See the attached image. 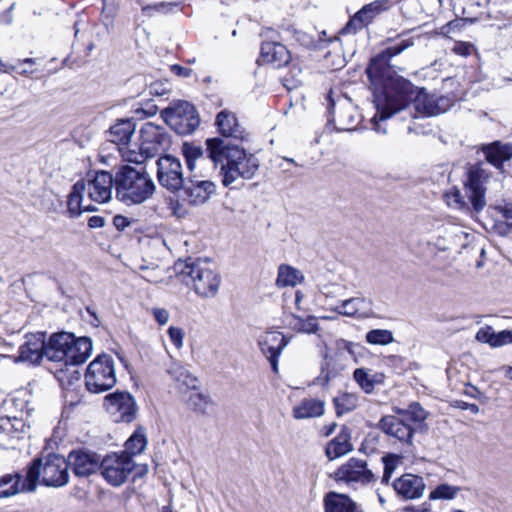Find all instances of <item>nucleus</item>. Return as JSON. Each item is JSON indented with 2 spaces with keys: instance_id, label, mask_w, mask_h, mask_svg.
I'll list each match as a JSON object with an SVG mask.
<instances>
[{
  "instance_id": "obj_6",
  "label": "nucleus",
  "mask_w": 512,
  "mask_h": 512,
  "mask_svg": "<svg viewBox=\"0 0 512 512\" xmlns=\"http://www.w3.org/2000/svg\"><path fill=\"white\" fill-rule=\"evenodd\" d=\"M161 117L179 135L192 134L200 124L195 107L187 101L171 103L161 111Z\"/></svg>"
},
{
  "instance_id": "obj_31",
  "label": "nucleus",
  "mask_w": 512,
  "mask_h": 512,
  "mask_svg": "<svg viewBox=\"0 0 512 512\" xmlns=\"http://www.w3.org/2000/svg\"><path fill=\"white\" fill-rule=\"evenodd\" d=\"M135 122L132 119H120L108 131L109 141L118 145H127L135 132Z\"/></svg>"
},
{
  "instance_id": "obj_9",
  "label": "nucleus",
  "mask_w": 512,
  "mask_h": 512,
  "mask_svg": "<svg viewBox=\"0 0 512 512\" xmlns=\"http://www.w3.org/2000/svg\"><path fill=\"white\" fill-rule=\"evenodd\" d=\"M134 467L135 463L130 455L113 453L101 459L100 471L110 485L118 487L127 481Z\"/></svg>"
},
{
  "instance_id": "obj_23",
  "label": "nucleus",
  "mask_w": 512,
  "mask_h": 512,
  "mask_svg": "<svg viewBox=\"0 0 512 512\" xmlns=\"http://www.w3.org/2000/svg\"><path fill=\"white\" fill-rule=\"evenodd\" d=\"M331 310L339 315L365 319L373 315V301L363 296L352 297L341 301Z\"/></svg>"
},
{
  "instance_id": "obj_53",
  "label": "nucleus",
  "mask_w": 512,
  "mask_h": 512,
  "mask_svg": "<svg viewBox=\"0 0 512 512\" xmlns=\"http://www.w3.org/2000/svg\"><path fill=\"white\" fill-rule=\"evenodd\" d=\"M494 330L491 326H485L478 330L476 333V339L479 342L487 343L492 347Z\"/></svg>"
},
{
  "instance_id": "obj_54",
  "label": "nucleus",
  "mask_w": 512,
  "mask_h": 512,
  "mask_svg": "<svg viewBox=\"0 0 512 512\" xmlns=\"http://www.w3.org/2000/svg\"><path fill=\"white\" fill-rule=\"evenodd\" d=\"M168 335L171 342L177 347L181 348L183 346V331L181 328L171 326L168 329Z\"/></svg>"
},
{
  "instance_id": "obj_13",
  "label": "nucleus",
  "mask_w": 512,
  "mask_h": 512,
  "mask_svg": "<svg viewBox=\"0 0 512 512\" xmlns=\"http://www.w3.org/2000/svg\"><path fill=\"white\" fill-rule=\"evenodd\" d=\"M156 164L159 184L170 192L180 190L185 183L180 160L172 155H165Z\"/></svg>"
},
{
  "instance_id": "obj_49",
  "label": "nucleus",
  "mask_w": 512,
  "mask_h": 512,
  "mask_svg": "<svg viewBox=\"0 0 512 512\" xmlns=\"http://www.w3.org/2000/svg\"><path fill=\"white\" fill-rule=\"evenodd\" d=\"M445 200L449 207L453 209H466L468 208L467 202L461 195L460 190L453 188L445 194Z\"/></svg>"
},
{
  "instance_id": "obj_29",
  "label": "nucleus",
  "mask_w": 512,
  "mask_h": 512,
  "mask_svg": "<svg viewBox=\"0 0 512 512\" xmlns=\"http://www.w3.org/2000/svg\"><path fill=\"white\" fill-rule=\"evenodd\" d=\"M86 191L84 180L77 181L68 195L67 210L71 218L78 217L84 211H95L96 208L91 205H83V194Z\"/></svg>"
},
{
  "instance_id": "obj_3",
  "label": "nucleus",
  "mask_w": 512,
  "mask_h": 512,
  "mask_svg": "<svg viewBox=\"0 0 512 512\" xmlns=\"http://www.w3.org/2000/svg\"><path fill=\"white\" fill-rule=\"evenodd\" d=\"M155 190L153 179L144 170L124 165L116 172V198L127 206L146 202Z\"/></svg>"
},
{
  "instance_id": "obj_26",
  "label": "nucleus",
  "mask_w": 512,
  "mask_h": 512,
  "mask_svg": "<svg viewBox=\"0 0 512 512\" xmlns=\"http://www.w3.org/2000/svg\"><path fill=\"white\" fill-rule=\"evenodd\" d=\"M218 132L226 138H233L236 140H244L248 134L239 123L235 113L227 109L221 110L215 120Z\"/></svg>"
},
{
  "instance_id": "obj_64",
  "label": "nucleus",
  "mask_w": 512,
  "mask_h": 512,
  "mask_svg": "<svg viewBox=\"0 0 512 512\" xmlns=\"http://www.w3.org/2000/svg\"><path fill=\"white\" fill-rule=\"evenodd\" d=\"M156 105H149L148 109L140 108L135 111L137 115L143 114L144 116H153L157 113Z\"/></svg>"
},
{
  "instance_id": "obj_20",
  "label": "nucleus",
  "mask_w": 512,
  "mask_h": 512,
  "mask_svg": "<svg viewBox=\"0 0 512 512\" xmlns=\"http://www.w3.org/2000/svg\"><path fill=\"white\" fill-rule=\"evenodd\" d=\"M68 467L76 477H89L100 469L99 455L86 450H73L68 454Z\"/></svg>"
},
{
  "instance_id": "obj_40",
  "label": "nucleus",
  "mask_w": 512,
  "mask_h": 512,
  "mask_svg": "<svg viewBox=\"0 0 512 512\" xmlns=\"http://www.w3.org/2000/svg\"><path fill=\"white\" fill-rule=\"evenodd\" d=\"M146 445L147 438L144 429L139 427L125 442V451L123 453L132 457L133 455L142 453L146 448Z\"/></svg>"
},
{
  "instance_id": "obj_24",
  "label": "nucleus",
  "mask_w": 512,
  "mask_h": 512,
  "mask_svg": "<svg viewBox=\"0 0 512 512\" xmlns=\"http://www.w3.org/2000/svg\"><path fill=\"white\" fill-rule=\"evenodd\" d=\"M393 488L402 499L414 500L423 496L426 484L421 476L406 473L394 480Z\"/></svg>"
},
{
  "instance_id": "obj_60",
  "label": "nucleus",
  "mask_w": 512,
  "mask_h": 512,
  "mask_svg": "<svg viewBox=\"0 0 512 512\" xmlns=\"http://www.w3.org/2000/svg\"><path fill=\"white\" fill-rule=\"evenodd\" d=\"M171 71L176 74L177 76H180V77H190L191 74H192V69L190 68H186V67H183V66H180V65H172L171 66Z\"/></svg>"
},
{
  "instance_id": "obj_22",
  "label": "nucleus",
  "mask_w": 512,
  "mask_h": 512,
  "mask_svg": "<svg viewBox=\"0 0 512 512\" xmlns=\"http://www.w3.org/2000/svg\"><path fill=\"white\" fill-rule=\"evenodd\" d=\"M336 354L335 356H330L328 353L324 355V362L321 366V374L323 375L324 381L329 382L331 379L335 378L342 370H344V365H336L334 362L336 361L335 357H341L342 353L347 352L351 358L355 357V348L358 347V344L345 340V339H337L335 341Z\"/></svg>"
},
{
  "instance_id": "obj_16",
  "label": "nucleus",
  "mask_w": 512,
  "mask_h": 512,
  "mask_svg": "<svg viewBox=\"0 0 512 512\" xmlns=\"http://www.w3.org/2000/svg\"><path fill=\"white\" fill-rule=\"evenodd\" d=\"M391 7V0H375L364 5L342 28V34H354L358 30L367 27L381 13Z\"/></svg>"
},
{
  "instance_id": "obj_2",
  "label": "nucleus",
  "mask_w": 512,
  "mask_h": 512,
  "mask_svg": "<svg viewBox=\"0 0 512 512\" xmlns=\"http://www.w3.org/2000/svg\"><path fill=\"white\" fill-rule=\"evenodd\" d=\"M209 158L215 165L221 163L222 184L229 186L238 178L251 179L259 168V160L253 154H247L243 148L230 145L221 138L206 140Z\"/></svg>"
},
{
  "instance_id": "obj_52",
  "label": "nucleus",
  "mask_w": 512,
  "mask_h": 512,
  "mask_svg": "<svg viewBox=\"0 0 512 512\" xmlns=\"http://www.w3.org/2000/svg\"><path fill=\"white\" fill-rule=\"evenodd\" d=\"M149 95L163 96L170 92V85L168 82L156 81L148 87Z\"/></svg>"
},
{
  "instance_id": "obj_58",
  "label": "nucleus",
  "mask_w": 512,
  "mask_h": 512,
  "mask_svg": "<svg viewBox=\"0 0 512 512\" xmlns=\"http://www.w3.org/2000/svg\"><path fill=\"white\" fill-rule=\"evenodd\" d=\"M202 150L199 147L184 146L185 159L197 160L202 157Z\"/></svg>"
},
{
  "instance_id": "obj_4",
  "label": "nucleus",
  "mask_w": 512,
  "mask_h": 512,
  "mask_svg": "<svg viewBox=\"0 0 512 512\" xmlns=\"http://www.w3.org/2000/svg\"><path fill=\"white\" fill-rule=\"evenodd\" d=\"M174 269L182 277L183 282L191 284L193 291L200 298L211 299L217 296L222 282L221 276L207 263L178 261Z\"/></svg>"
},
{
  "instance_id": "obj_37",
  "label": "nucleus",
  "mask_w": 512,
  "mask_h": 512,
  "mask_svg": "<svg viewBox=\"0 0 512 512\" xmlns=\"http://www.w3.org/2000/svg\"><path fill=\"white\" fill-rule=\"evenodd\" d=\"M304 281V275L300 270L282 264L278 268V275L276 279V285L278 287L296 286Z\"/></svg>"
},
{
  "instance_id": "obj_46",
  "label": "nucleus",
  "mask_w": 512,
  "mask_h": 512,
  "mask_svg": "<svg viewBox=\"0 0 512 512\" xmlns=\"http://www.w3.org/2000/svg\"><path fill=\"white\" fill-rule=\"evenodd\" d=\"M366 341L373 345H387L393 342V334L385 329H373L366 334Z\"/></svg>"
},
{
  "instance_id": "obj_1",
  "label": "nucleus",
  "mask_w": 512,
  "mask_h": 512,
  "mask_svg": "<svg viewBox=\"0 0 512 512\" xmlns=\"http://www.w3.org/2000/svg\"><path fill=\"white\" fill-rule=\"evenodd\" d=\"M414 45L413 38L402 40L399 44L386 48L373 57L366 69V74L375 89L374 105L376 114L372 118L374 129L386 133L379 121H384L394 114L406 109L414 103L415 109L427 116L445 113L452 105L450 98L445 96L429 95L423 88L416 87L401 76L390 75V60L407 48Z\"/></svg>"
},
{
  "instance_id": "obj_19",
  "label": "nucleus",
  "mask_w": 512,
  "mask_h": 512,
  "mask_svg": "<svg viewBox=\"0 0 512 512\" xmlns=\"http://www.w3.org/2000/svg\"><path fill=\"white\" fill-rule=\"evenodd\" d=\"M107 410L116 416V421L132 422L137 414V406L133 396L128 392H115L105 397Z\"/></svg>"
},
{
  "instance_id": "obj_11",
  "label": "nucleus",
  "mask_w": 512,
  "mask_h": 512,
  "mask_svg": "<svg viewBox=\"0 0 512 512\" xmlns=\"http://www.w3.org/2000/svg\"><path fill=\"white\" fill-rule=\"evenodd\" d=\"M333 478L337 482H344L348 485L359 484L362 486L369 485L377 480L376 475L368 468L367 462L355 457L342 464L334 472Z\"/></svg>"
},
{
  "instance_id": "obj_48",
  "label": "nucleus",
  "mask_w": 512,
  "mask_h": 512,
  "mask_svg": "<svg viewBox=\"0 0 512 512\" xmlns=\"http://www.w3.org/2000/svg\"><path fill=\"white\" fill-rule=\"evenodd\" d=\"M35 61L32 58H26L24 60H19L17 64L15 65H5V72H16L20 75H30L34 72L32 69V66L34 65Z\"/></svg>"
},
{
  "instance_id": "obj_62",
  "label": "nucleus",
  "mask_w": 512,
  "mask_h": 512,
  "mask_svg": "<svg viewBox=\"0 0 512 512\" xmlns=\"http://www.w3.org/2000/svg\"><path fill=\"white\" fill-rule=\"evenodd\" d=\"M105 225V220L101 216H92L88 220V226L90 228H101Z\"/></svg>"
},
{
  "instance_id": "obj_44",
  "label": "nucleus",
  "mask_w": 512,
  "mask_h": 512,
  "mask_svg": "<svg viewBox=\"0 0 512 512\" xmlns=\"http://www.w3.org/2000/svg\"><path fill=\"white\" fill-rule=\"evenodd\" d=\"M178 6V2H158L148 4L142 7V14L145 17L151 18L156 14H168L173 10V8Z\"/></svg>"
},
{
  "instance_id": "obj_61",
  "label": "nucleus",
  "mask_w": 512,
  "mask_h": 512,
  "mask_svg": "<svg viewBox=\"0 0 512 512\" xmlns=\"http://www.w3.org/2000/svg\"><path fill=\"white\" fill-rule=\"evenodd\" d=\"M455 403H456L455 406L462 410H468L473 414L479 413V407H478V405H476L474 403H467L464 401H456Z\"/></svg>"
},
{
  "instance_id": "obj_18",
  "label": "nucleus",
  "mask_w": 512,
  "mask_h": 512,
  "mask_svg": "<svg viewBox=\"0 0 512 512\" xmlns=\"http://www.w3.org/2000/svg\"><path fill=\"white\" fill-rule=\"evenodd\" d=\"M44 332L29 333L25 335L23 344L18 349L16 362H26L32 365H39L46 357L47 341Z\"/></svg>"
},
{
  "instance_id": "obj_41",
  "label": "nucleus",
  "mask_w": 512,
  "mask_h": 512,
  "mask_svg": "<svg viewBox=\"0 0 512 512\" xmlns=\"http://www.w3.org/2000/svg\"><path fill=\"white\" fill-rule=\"evenodd\" d=\"M353 377L366 394L372 393L375 385L382 382V375H370L364 368L356 369Z\"/></svg>"
},
{
  "instance_id": "obj_32",
  "label": "nucleus",
  "mask_w": 512,
  "mask_h": 512,
  "mask_svg": "<svg viewBox=\"0 0 512 512\" xmlns=\"http://www.w3.org/2000/svg\"><path fill=\"white\" fill-rule=\"evenodd\" d=\"M324 412L325 402L315 398H304L293 408V416L298 420L320 417Z\"/></svg>"
},
{
  "instance_id": "obj_12",
  "label": "nucleus",
  "mask_w": 512,
  "mask_h": 512,
  "mask_svg": "<svg viewBox=\"0 0 512 512\" xmlns=\"http://www.w3.org/2000/svg\"><path fill=\"white\" fill-rule=\"evenodd\" d=\"M378 427L387 436L396 440L405 451L413 446L415 427L406 422L398 413L383 416L378 423Z\"/></svg>"
},
{
  "instance_id": "obj_28",
  "label": "nucleus",
  "mask_w": 512,
  "mask_h": 512,
  "mask_svg": "<svg viewBox=\"0 0 512 512\" xmlns=\"http://www.w3.org/2000/svg\"><path fill=\"white\" fill-rule=\"evenodd\" d=\"M64 365H80L91 355L93 345L89 337H76L73 334V341L69 345Z\"/></svg>"
},
{
  "instance_id": "obj_27",
  "label": "nucleus",
  "mask_w": 512,
  "mask_h": 512,
  "mask_svg": "<svg viewBox=\"0 0 512 512\" xmlns=\"http://www.w3.org/2000/svg\"><path fill=\"white\" fill-rule=\"evenodd\" d=\"M73 341V334L68 332H57L50 335L47 340L46 358L52 362L64 364L70 343Z\"/></svg>"
},
{
  "instance_id": "obj_35",
  "label": "nucleus",
  "mask_w": 512,
  "mask_h": 512,
  "mask_svg": "<svg viewBox=\"0 0 512 512\" xmlns=\"http://www.w3.org/2000/svg\"><path fill=\"white\" fill-rule=\"evenodd\" d=\"M325 512H355L356 504L345 494L329 492L324 497Z\"/></svg>"
},
{
  "instance_id": "obj_5",
  "label": "nucleus",
  "mask_w": 512,
  "mask_h": 512,
  "mask_svg": "<svg viewBox=\"0 0 512 512\" xmlns=\"http://www.w3.org/2000/svg\"><path fill=\"white\" fill-rule=\"evenodd\" d=\"M116 384L114 359L108 354L98 355L87 367L85 385L92 393L105 392Z\"/></svg>"
},
{
  "instance_id": "obj_63",
  "label": "nucleus",
  "mask_w": 512,
  "mask_h": 512,
  "mask_svg": "<svg viewBox=\"0 0 512 512\" xmlns=\"http://www.w3.org/2000/svg\"><path fill=\"white\" fill-rule=\"evenodd\" d=\"M14 438L12 435H9L6 431L3 429H0V446L7 447L11 444V440Z\"/></svg>"
},
{
  "instance_id": "obj_21",
  "label": "nucleus",
  "mask_w": 512,
  "mask_h": 512,
  "mask_svg": "<svg viewBox=\"0 0 512 512\" xmlns=\"http://www.w3.org/2000/svg\"><path fill=\"white\" fill-rule=\"evenodd\" d=\"M181 189L184 201L191 205H201L215 193L216 186L212 181L198 180L190 177L185 181Z\"/></svg>"
},
{
  "instance_id": "obj_45",
  "label": "nucleus",
  "mask_w": 512,
  "mask_h": 512,
  "mask_svg": "<svg viewBox=\"0 0 512 512\" xmlns=\"http://www.w3.org/2000/svg\"><path fill=\"white\" fill-rule=\"evenodd\" d=\"M25 423L17 417L0 418V429L6 431L12 437L19 438V434L24 431Z\"/></svg>"
},
{
  "instance_id": "obj_55",
  "label": "nucleus",
  "mask_w": 512,
  "mask_h": 512,
  "mask_svg": "<svg viewBox=\"0 0 512 512\" xmlns=\"http://www.w3.org/2000/svg\"><path fill=\"white\" fill-rule=\"evenodd\" d=\"M384 463V472L382 476V483L387 484L390 481V478L395 470V463L393 460L388 457H383Z\"/></svg>"
},
{
  "instance_id": "obj_33",
  "label": "nucleus",
  "mask_w": 512,
  "mask_h": 512,
  "mask_svg": "<svg viewBox=\"0 0 512 512\" xmlns=\"http://www.w3.org/2000/svg\"><path fill=\"white\" fill-rule=\"evenodd\" d=\"M284 322L289 329L297 333L316 334L320 329L316 317L312 315L302 318L291 313L285 316Z\"/></svg>"
},
{
  "instance_id": "obj_36",
  "label": "nucleus",
  "mask_w": 512,
  "mask_h": 512,
  "mask_svg": "<svg viewBox=\"0 0 512 512\" xmlns=\"http://www.w3.org/2000/svg\"><path fill=\"white\" fill-rule=\"evenodd\" d=\"M351 450L352 445L349 442V435L342 432L327 444L325 454L329 460H334L349 453Z\"/></svg>"
},
{
  "instance_id": "obj_56",
  "label": "nucleus",
  "mask_w": 512,
  "mask_h": 512,
  "mask_svg": "<svg viewBox=\"0 0 512 512\" xmlns=\"http://www.w3.org/2000/svg\"><path fill=\"white\" fill-rule=\"evenodd\" d=\"M473 49V44L469 42H456L452 50L457 55L469 56Z\"/></svg>"
},
{
  "instance_id": "obj_50",
  "label": "nucleus",
  "mask_w": 512,
  "mask_h": 512,
  "mask_svg": "<svg viewBox=\"0 0 512 512\" xmlns=\"http://www.w3.org/2000/svg\"><path fill=\"white\" fill-rule=\"evenodd\" d=\"M507 344H512V331L503 330L498 333L494 331L492 347H501Z\"/></svg>"
},
{
  "instance_id": "obj_7",
  "label": "nucleus",
  "mask_w": 512,
  "mask_h": 512,
  "mask_svg": "<svg viewBox=\"0 0 512 512\" xmlns=\"http://www.w3.org/2000/svg\"><path fill=\"white\" fill-rule=\"evenodd\" d=\"M36 464L38 484L47 487H62L69 481L67 459L58 454H49L44 459L37 458L29 466Z\"/></svg>"
},
{
  "instance_id": "obj_38",
  "label": "nucleus",
  "mask_w": 512,
  "mask_h": 512,
  "mask_svg": "<svg viewBox=\"0 0 512 512\" xmlns=\"http://www.w3.org/2000/svg\"><path fill=\"white\" fill-rule=\"evenodd\" d=\"M358 395L356 393L341 392L333 398L335 413L338 417L350 413L358 406Z\"/></svg>"
},
{
  "instance_id": "obj_34",
  "label": "nucleus",
  "mask_w": 512,
  "mask_h": 512,
  "mask_svg": "<svg viewBox=\"0 0 512 512\" xmlns=\"http://www.w3.org/2000/svg\"><path fill=\"white\" fill-rule=\"evenodd\" d=\"M330 114L333 116L330 121H333L335 124V128L340 131H351L356 126V116L355 111L351 105H346V107H342L339 112L336 114L334 111V103L330 101L329 107Z\"/></svg>"
},
{
  "instance_id": "obj_8",
  "label": "nucleus",
  "mask_w": 512,
  "mask_h": 512,
  "mask_svg": "<svg viewBox=\"0 0 512 512\" xmlns=\"http://www.w3.org/2000/svg\"><path fill=\"white\" fill-rule=\"evenodd\" d=\"M139 141L142 159L135 157L130 158L129 161L140 163L147 158L155 157L170 145V137L165 128L151 122H147L141 127Z\"/></svg>"
},
{
  "instance_id": "obj_17",
  "label": "nucleus",
  "mask_w": 512,
  "mask_h": 512,
  "mask_svg": "<svg viewBox=\"0 0 512 512\" xmlns=\"http://www.w3.org/2000/svg\"><path fill=\"white\" fill-rule=\"evenodd\" d=\"M276 32L267 28L262 35L267 39L261 46V60L263 63L272 64L275 68L287 65L291 60V54L285 45L278 42Z\"/></svg>"
},
{
  "instance_id": "obj_57",
  "label": "nucleus",
  "mask_w": 512,
  "mask_h": 512,
  "mask_svg": "<svg viewBox=\"0 0 512 512\" xmlns=\"http://www.w3.org/2000/svg\"><path fill=\"white\" fill-rule=\"evenodd\" d=\"M152 312L159 325H165L169 321L170 314L168 310L164 308H154Z\"/></svg>"
},
{
  "instance_id": "obj_42",
  "label": "nucleus",
  "mask_w": 512,
  "mask_h": 512,
  "mask_svg": "<svg viewBox=\"0 0 512 512\" xmlns=\"http://www.w3.org/2000/svg\"><path fill=\"white\" fill-rule=\"evenodd\" d=\"M285 34L290 35L292 39H294L301 46L309 48V49H322V38L320 40H316L312 35L296 30V29H285L283 31ZM283 40H287L288 36L282 37Z\"/></svg>"
},
{
  "instance_id": "obj_14",
  "label": "nucleus",
  "mask_w": 512,
  "mask_h": 512,
  "mask_svg": "<svg viewBox=\"0 0 512 512\" xmlns=\"http://www.w3.org/2000/svg\"><path fill=\"white\" fill-rule=\"evenodd\" d=\"M88 198L96 203H106L112 197L113 188L116 190V174L108 171H95L93 175L88 174L85 181Z\"/></svg>"
},
{
  "instance_id": "obj_25",
  "label": "nucleus",
  "mask_w": 512,
  "mask_h": 512,
  "mask_svg": "<svg viewBox=\"0 0 512 512\" xmlns=\"http://www.w3.org/2000/svg\"><path fill=\"white\" fill-rule=\"evenodd\" d=\"M288 340L280 332H267L259 341L261 352L269 360L272 370L278 371V357L287 346Z\"/></svg>"
},
{
  "instance_id": "obj_51",
  "label": "nucleus",
  "mask_w": 512,
  "mask_h": 512,
  "mask_svg": "<svg viewBox=\"0 0 512 512\" xmlns=\"http://www.w3.org/2000/svg\"><path fill=\"white\" fill-rule=\"evenodd\" d=\"M190 402L195 411L204 413L208 405V398L201 393H194L190 396Z\"/></svg>"
},
{
  "instance_id": "obj_47",
  "label": "nucleus",
  "mask_w": 512,
  "mask_h": 512,
  "mask_svg": "<svg viewBox=\"0 0 512 512\" xmlns=\"http://www.w3.org/2000/svg\"><path fill=\"white\" fill-rule=\"evenodd\" d=\"M461 490L460 487L452 486L449 484H440L438 485L431 493L429 498L430 499H447L451 500L454 499L459 491Z\"/></svg>"
},
{
  "instance_id": "obj_59",
  "label": "nucleus",
  "mask_w": 512,
  "mask_h": 512,
  "mask_svg": "<svg viewBox=\"0 0 512 512\" xmlns=\"http://www.w3.org/2000/svg\"><path fill=\"white\" fill-rule=\"evenodd\" d=\"M113 224L119 231H122L130 225V221L125 216L116 215L113 218Z\"/></svg>"
},
{
  "instance_id": "obj_15",
  "label": "nucleus",
  "mask_w": 512,
  "mask_h": 512,
  "mask_svg": "<svg viewBox=\"0 0 512 512\" xmlns=\"http://www.w3.org/2000/svg\"><path fill=\"white\" fill-rule=\"evenodd\" d=\"M487 173L480 165H472L467 171V179L464 182V189L473 209L481 211L486 205L485 181Z\"/></svg>"
},
{
  "instance_id": "obj_10",
  "label": "nucleus",
  "mask_w": 512,
  "mask_h": 512,
  "mask_svg": "<svg viewBox=\"0 0 512 512\" xmlns=\"http://www.w3.org/2000/svg\"><path fill=\"white\" fill-rule=\"evenodd\" d=\"M39 475L36 464L28 466L25 478L20 473H9L0 477V499L10 498L24 492H34Z\"/></svg>"
},
{
  "instance_id": "obj_43",
  "label": "nucleus",
  "mask_w": 512,
  "mask_h": 512,
  "mask_svg": "<svg viewBox=\"0 0 512 512\" xmlns=\"http://www.w3.org/2000/svg\"><path fill=\"white\" fill-rule=\"evenodd\" d=\"M406 422L411 423L414 427L424 422L427 418V412L417 403H411L407 409L397 412Z\"/></svg>"
},
{
  "instance_id": "obj_30",
  "label": "nucleus",
  "mask_w": 512,
  "mask_h": 512,
  "mask_svg": "<svg viewBox=\"0 0 512 512\" xmlns=\"http://www.w3.org/2000/svg\"><path fill=\"white\" fill-rule=\"evenodd\" d=\"M483 154L490 164L500 169L505 161L512 158V146L498 141L483 146Z\"/></svg>"
},
{
  "instance_id": "obj_39",
  "label": "nucleus",
  "mask_w": 512,
  "mask_h": 512,
  "mask_svg": "<svg viewBox=\"0 0 512 512\" xmlns=\"http://www.w3.org/2000/svg\"><path fill=\"white\" fill-rule=\"evenodd\" d=\"M496 211L499 219L495 222V229L498 234L508 236L512 233V203L498 205Z\"/></svg>"
}]
</instances>
